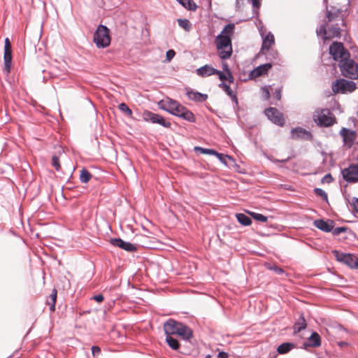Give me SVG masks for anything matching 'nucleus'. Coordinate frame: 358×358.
I'll use <instances>...</instances> for the list:
<instances>
[{
  "label": "nucleus",
  "instance_id": "obj_23",
  "mask_svg": "<svg viewBox=\"0 0 358 358\" xmlns=\"http://www.w3.org/2000/svg\"><path fill=\"white\" fill-rule=\"evenodd\" d=\"M296 348V344L293 343H283L280 344L278 348L277 352L280 355H285L289 352L291 350Z\"/></svg>",
  "mask_w": 358,
  "mask_h": 358
},
{
  "label": "nucleus",
  "instance_id": "obj_19",
  "mask_svg": "<svg viewBox=\"0 0 358 358\" xmlns=\"http://www.w3.org/2000/svg\"><path fill=\"white\" fill-rule=\"evenodd\" d=\"M307 327V323L303 313H301L299 317L297 319L294 324L293 330L294 334L299 333L301 331L305 329Z\"/></svg>",
  "mask_w": 358,
  "mask_h": 358
},
{
  "label": "nucleus",
  "instance_id": "obj_64",
  "mask_svg": "<svg viewBox=\"0 0 358 358\" xmlns=\"http://www.w3.org/2000/svg\"><path fill=\"white\" fill-rule=\"evenodd\" d=\"M318 358H322V357H318Z\"/></svg>",
  "mask_w": 358,
  "mask_h": 358
},
{
  "label": "nucleus",
  "instance_id": "obj_59",
  "mask_svg": "<svg viewBox=\"0 0 358 358\" xmlns=\"http://www.w3.org/2000/svg\"><path fill=\"white\" fill-rule=\"evenodd\" d=\"M353 208L355 211L358 213V198H357L353 203Z\"/></svg>",
  "mask_w": 358,
  "mask_h": 358
},
{
  "label": "nucleus",
  "instance_id": "obj_45",
  "mask_svg": "<svg viewBox=\"0 0 358 358\" xmlns=\"http://www.w3.org/2000/svg\"><path fill=\"white\" fill-rule=\"evenodd\" d=\"M176 55V52L173 50H169L166 53V58L167 62H170Z\"/></svg>",
  "mask_w": 358,
  "mask_h": 358
},
{
  "label": "nucleus",
  "instance_id": "obj_38",
  "mask_svg": "<svg viewBox=\"0 0 358 358\" xmlns=\"http://www.w3.org/2000/svg\"><path fill=\"white\" fill-rule=\"evenodd\" d=\"M118 108L125 115L131 117L132 115V110L129 108V106L125 103H121L118 105Z\"/></svg>",
  "mask_w": 358,
  "mask_h": 358
},
{
  "label": "nucleus",
  "instance_id": "obj_39",
  "mask_svg": "<svg viewBox=\"0 0 358 358\" xmlns=\"http://www.w3.org/2000/svg\"><path fill=\"white\" fill-rule=\"evenodd\" d=\"M317 36H322L324 39L327 38V31L325 24H321L318 29H316Z\"/></svg>",
  "mask_w": 358,
  "mask_h": 358
},
{
  "label": "nucleus",
  "instance_id": "obj_63",
  "mask_svg": "<svg viewBox=\"0 0 358 358\" xmlns=\"http://www.w3.org/2000/svg\"><path fill=\"white\" fill-rule=\"evenodd\" d=\"M324 1H325L326 3L327 2V0H324Z\"/></svg>",
  "mask_w": 358,
  "mask_h": 358
},
{
  "label": "nucleus",
  "instance_id": "obj_35",
  "mask_svg": "<svg viewBox=\"0 0 358 358\" xmlns=\"http://www.w3.org/2000/svg\"><path fill=\"white\" fill-rule=\"evenodd\" d=\"M250 215L257 221H259L262 222H266L268 221V217L258 213L251 212L250 213Z\"/></svg>",
  "mask_w": 358,
  "mask_h": 358
},
{
  "label": "nucleus",
  "instance_id": "obj_17",
  "mask_svg": "<svg viewBox=\"0 0 358 358\" xmlns=\"http://www.w3.org/2000/svg\"><path fill=\"white\" fill-rule=\"evenodd\" d=\"M291 136L293 139L308 138L311 136L310 133L302 127H296L291 131Z\"/></svg>",
  "mask_w": 358,
  "mask_h": 358
},
{
  "label": "nucleus",
  "instance_id": "obj_40",
  "mask_svg": "<svg viewBox=\"0 0 358 358\" xmlns=\"http://www.w3.org/2000/svg\"><path fill=\"white\" fill-rule=\"evenodd\" d=\"M218 86L222 90H224L229 96H231L234 93L231 89L230 86L224 82L220 83Z\"/></svg>",
  "mask_w": 358,
  "mask_h": 358
},
{
  "label": "nucleus",
  "instance_id": "obj_4",
  "mask_svg": "<svg viewBox=\"0 0 358 358\" xmlns=\"http://www.w3.org/2000/svg\"><path fill=\"white\" fill-rule=\"evenodd\" d=\"M93 41L98 48L108 47L111 41L110 29L106 25L99 24L94 33Z\"/></svg>",
  "mask_w": 358,
  "mask_h": 358
},
{
  "label": "nucleus",
  "instance_id": "obj_33",
  "mask_svg": "<svg viewBox=\"0 0 358 358\" xmlns=\"http://www.w3.org/2000/svg\"><path fill=\"white\" fill-rule=\"evenodd\" d=\"M178 24L180 27L184 29L187 31H189L192 28V24L187 19H178Z\"/></svg>",
  "mask_w": 358,
  "mask_h": 358
},
{
  "label": "nucleus",
  "instance_id": "obj_57",
  "mask_svg": "<svg viewBox=\"0 0 358 358\" xmlns=\"http://www.w3.org/2000/svg\"><path fill=\"white\" fill-rule=\"evenodd\" d=\"M229 158V159H231V157H229V155H224L223 154H222V156L220 157H217L223 164H227V162L225 160V158Z\"/></svg>",
  "mask_w": 358,
  "mask_h": 358
},
{
  "label": "nucleus",
  "instance_id": "obj_58",
  "mask_svg": "<svg viewBox=\"0 0 358 358\" xmlns=\"http://www.w3.org/2000/svg\"><path fill=\"white\" fill-rule=\"evenodd\" d=\"M275 96L277 100H280L281 98V90L276 89L275 92Z\"/></svg>",
  "mask_w": 358,
  "mask_h": 358
},
{
  "label": "nucleus",
  "instance_id": "obj_29",
  "mask_svg": "<svg viewBox=\"0 0 358 358\" xmlns=\"http://www.w3.org/2000/svg\"><path fill=\"white\" fill-rule=\"evenodd\" d=\"M158 114L154 113L150 110H144L142 114V117L143 120L145 122H150L152 124H155L156 122V118Z\"/></svg>",
  "mask_w": 358,
  "mask_h": 358
},
{
  "label": "nucleus",
  "instance_id": "obj_5",
  "mask_svg": "<svg viewBox=\"0 0 358 358\" xmlns=\"http://www.w3.org/2000/svg\"><path fill=\"white\" fill-rule=\"evenodd\" d=\"M338 66L343 76L350 78H358V64L353 60L348 59L341 61Z\"/></svg>",
  "mask_w": 358,
  "mask_h": 358
},
{
  "label": "nucleus",
  "instance_id": "obj_37",
  "mask_svg": "<svg viewBox=\"0 0 358 358\" xmlns=\"http://www.w3.org/2000/svg\"><path fill=\"white\" fill-rule=\"evenodd\" d=\"M340 14L341 11L338 9H337L336 11H333L332 10H327V17L328 18V21L331 22L334 20L338 17V15H340Z\"/></svg>",
  "mask_w": 358,
  "mask_h": 358
},
{
  "label": "nucleus",
  "instance_id": "obj_22",
  "mask_svg": "<svg viewBox=\"0 0 358 358\" xmlns=\"http://www.w3.org/2000/svg\"><path fill=\"white\" fill-rule=\"evenodd\" d=\"M274 44V36L272 34L268 33L264 38L262 45V50L270 51V48Z\"/></svg>",
  "mask_w": 358,
  "mask_h": 358
},
{
  "label": "nucleus",
  "instance_id": "obj_10",
  "mask_svg": "<svg viewBox=\"0 0 358 358\" xmlns=\"http://www.w3.org/2000/svg\"><path fill=\"white\" fill-rule=\"evenodd\" d=\"M265 115L273 123L280 127L285 124V118L283 114L280 113L277 108L269 107L264 110Z\"/></svg>",
  "mask_w": 358,
  "mask_h": 358
},
{
  "label": "nucleus",
  "instance_id": "obj_36",
  "mask_svg": "<svg viewBox=\"0 0 358 358\" xmlns=\"http://www.w3.org/2000/svg\"><path fill=\"white\" fill-rule=\"evenodd\" d=\"M185 106L181 105L179 102L177 103V105L174 107L173 110L171 113L173 115L177 116L180 117V114L184 111Z\"/></svg>",
  "mask_w": 358,
  "mask_h": 358
},
{
  "label": "nucleus",
  "instance_id": "obj_2",
  "mask_svg": "<svg viewBox=\"0 0 358 358\" xmlns=\"http://www.w3.org/2000/svg\"><path fill=\"white\" fill-rule=\"evenodd\" d=\"M164 330L165 334L177 335L187 342H190L194 336L193 330L189 326L172 318L164 322Z\"/></svg>",
  "mask_w": 358,
  "mask_h": 358
},
{
  "label": "nucleus",
  "instance_id": "obj_30",
  "mask_svg": "<svg viewBox=\"0 0 358 358\" xmlns=\"http://www.w3.org/2000/svg\"><path fill=\"white\" fill-rule=\"evenodd\" d=\"M340 35L341 29L337 24L332 25V27L327 31V38L339 37Z\"/></svg>",
  "mask_w": 358,
  "mask_h": 358
},
{
  "label": "nucleus",
  "instance_id": "obj_55",
  "mask_svg": "<svg viewBox=\"0 0 358 358\" xmlns=\"http://www.w3.org/2000/svg\"><path fill=\"white\" fill-rule=\"evenodd\" d=\"M222 69L223 71L225 72V73H227V72H229L231 71L229 68V65L227 64V63L226 62H222Z\"/></svg>",
  "mask_w": 358,
  "mask_h": 358
},
{
  "label": "nucleus",
  "instance_id": "obj_31",
  "mask_svg": "<svg viewBox=\"0 0 358 358\" xmlns=\"http://www.w3.org/2000/svg\"><path fill=\"white\" fill-rule=\"evenodd\" d=\"M92 177V175L90 173V171L87 169L83 168L80 171V180L81 181V182H83V183L88 182L91 180Z\"/></svg>",
  "mask_w": 358,
  "mask_h": 358
},
{
  "label": "nucleus",
  "instance_id": "obj_49",
  "mask_svg": "<svg viewBox=\"0 0 358 358\" xmlns=\"http://www.w3.org/2000/svg\"><path fill=\"white\" fill-rule=\"evenodd\" d=\"M252 2L254 8V12H257L255 9H259L261 5L262 0H250Z\"/></svg>",
  "mask_w": 358,
  "mask_h": 358
},
{
  "label": "nucleus",
  "instance_id": "obj_15",
  "mask_svg": "<svg viewBox=\"0 0 358 358\" xmlns=\"http://www.w3.org/2000/svg\"><path fill=\"white\" fill-rule=\"evenodd\" d=\"M186 95L189 100L199 103L204 102L208 99L206 94H203L191 89L186 90Z\"/></svg>",
  "mask_w": 358,
  "mask_h": 358
},
{
  "label": "nucleus",
  "instance_id": "obj_32",
  "mask_svg": "<svg viewBox=\"0 0 358 358\" xmlns=\"http://www.w3.org/2000/svg\"><path fill=\"white\" fill-rule=\"evenodd\" d=\"M180 4H181L185 8H188L190 10H194L196 8V6L193 0H176Z\"/></svg>",
  "mask_w": 358,
  "mask_h": 358
},
{
  "label": "nucleus",
  "instance_id": "obj_27",
  "mask_svg": "<svg viewBox=\"0 0 358 358\" xmlns=\"http://www.w3.org/2000/svg\"><path fill=\"white\" fill-rule=\"evenodd\" d=\"M194 151L196 152H199L201 154L215 155L217 157H220L222 156L221 153L217 152L216 150L213 149L203 148L199 146L194 147Z\"/></svg>",
  "mask_w": 358,
  "mask_h": 358
},
{
  "label": "nucleus",
  "instance_id": "obj_12",
  "mask_svg": "<svg viewBox=\"0 0 358 358\" xmlns=\"http://www.w3.org/2000/svg\"><path fill=\"white\" fill-rule=\"evenodd\" d=\"M340 134L343 137L345 145L350 148L353 145L355 140V132L349 129L343 128L340 131Z\"/></svg>",
  "mask_w": 358,
  "mask_h": 358
},
{
  "label": "nucleus",
  "instance_id": "obj_24",
  "mask_svg": "<svg viewBox=\"0 0 358 358\" xmlns=\"http://www.w3.org/2000/svg\"><path fill=\"white\" fill-rule=\"evenodd\" d=\"M166 335V342L167 345L174 350H178L180 349V345L179 341L173 337V334H165Z\"/></svg>",
  "mask_w": 358,
  "mask_h": 358
},
{
  "label": "nucleus",
  "instance_id": "obj_14",
  "mask_svg": "<svg viewBox=\"0 0 358 358\" xmlns=\"http://www.w3.org/2000/svg\"><path fill=\"white\" fill-rule=\"evenodd\" d=\"M334 221L331 220H328L327 221L319 219L314 221L313 224L317 229L324 231V232H330L333 229L334 227Z\"/></svg>",
  "mask_w": 358,
  "mask_h": 358
},
{
  "label": "nucleus",
  "instance_id": "obj_9",
  "mask_svg": "<svg viewBox=\"0 0 358 358\" xmlns=\"http://www.w3.org/2000/svg\"><path fill=\"white\" fill-rule=\"evenodd\" d=\"M343 179L348 183L358 182V164H351L341 170Z\"/></svg>",
  "mask_w": 358,
  "mask_h": 358
},
{
  "label": "nucleus",
  "instance_id": "obj_60",
  "mask_svg": "<svg viewBox=\"0 0 358 358\" xmlns=\"http://www.w3.org/2000/svg\"><path fill=\"white\" fill-rule=\"evenodd\" d=\"M218 358H227L228 357V354L224 352H221L218 353Z\"/></svg>",
  "mask_w": 358,
  "mask_h": 358
},
{
  "label": "nucleus",
  "instance_id": "obj_6",
  "mask_svg": "<svg viewBox=\"0 0 358 358\" xmlns=\"http://www.w3.org/2000/svg\"><path fill=\"white\" fill-rule=\"evenodd\" d=\"M329 54L332 56L334 60L338 62V64H341V61H344L350 57L349 52L341 42H334L329 46Z\"/></svg>",
  "mask_w": 358,
  "mask_h": 358
},
{
  "label": "nucleus",
  "instance_id": "obj_50",
  "mask_svg": "<svg viewBox=\"0 0 358 358\" xmlns=\"http://www.w3.org/2000/svg\"><path fill=\"white\" fill-rule=\"evenodd\" d=\"M262 96L264 99H268L270 96V92L266 87L262 88Z\"/></svg>",
  "mask_w": 358,
  "mask_h": 358
},
{
  "label": "nucleus",
  "instance_id": "obj_47",
  "mask_svg": "<svg viewBox=\"0 0 358 358\" xmlns=\"http://www.w3.org/2000/svg\"><path fill=\"white\" fill-rule=\"evenodd\" d=\"M101 353V348L99 346L94 345L92 347V354L95 357L100 355Z\"/></svg>",
  "mask_w": 358,
  "mask_h": 358
},
{
  "label": "nucleus",
  "instance_id": "obj_25",
  "mask_svg": "<svg viewBox=\"0 0 358 358\" xmlns=\"http://www.w3.org/2000/svg\"><path fill=\"white\" fill-rule=\"evenodd\" d=\"M57 291L55 289H53L52 290L51 294L48 297L46 300L47 305L49 306V308L50 311H55V303L57 300Z\"/></svg>",
  "mask_w": 358,
  "mask_h": 358
},
{
  "label": "nucleus",
  "instance_id": "obj_8",
  "mask_svg": "<svg viewBox=\"0 0 358 358\" xmlns=\"http://www.w3.org/2000/svg\"><path fill=\"white\" fill-rule=\"evenodd\" d=\"M333 253L336 259L345 264L352 268H358V259L356 256L350 253H343L338 250H334Z\"/></svg>",
  "mask_w": 358,
  "mask_h": 358
},
{
  "label": "nucleus",
  "instance_id": "obj_13",
  "mask_svg": "<svg viewBox=\"0 0 358 358\" xmlns=\"http://www.w3.org/2000/svg\"><path fill=\"white\" fill-rule=\"evenodd\" d=\"M272 67L271 63H266L264 64L259 65L257 68L254 69L250 73V78L251 79L257 78L261 76L266 74L268 70Z\"/></svg>",
  "mask_w": 358,
  "mask_h": 358
},
{
  "label": "nucleus",
  "instance_id": "obj_56",
  "mask_svg": "<svg viewBox=\"0 0 358 358\" xmlns=\"http://www.w3.org/2000/svg\"><path fill=\"white\" fill-rule=\"evenodd\" d=\"M272 269L274 270L278 274H282L284 273L283 269L277 266H275L274 267H273Z\"/></svg>",
  "mask_w": 358,
  "mask_h": 358
},
{
  "label": "nucleus",
  "instance_id": "obj_7",
  "mask_svg": "<svg viewBox=\"0 0 358 358\" xmlns=\"http://www.w3.org/2000/svg\"><path fill=\"white\" fill-rule=\"evenodd\" d=\"M331 89L336 94H345L346 92H353L356 89V84L353 81L341 78L333 83Z\"/></svg>",
  "mask_w": 358,
  "mask_h": 358
},
{
  "label": "nucleus",
  "instance_id": "obj_51",
  "mask_svg": "<svg viewBox=\"0 0 358 358\" xmlns=\"http://www.w3.org/2000/svg\"><path fill=\"white\" fill-rule=\"evenodd\" d=\"M4 43V50H12L11 43L8 38H5Z\"/></svg>",
  "mask_w": 358,
  "mask_h": 358
},
{
  "label": "nucleus",
  "instance_id": "obj_11",
  "mask_svg": "<svg viewBox=\"0 0 358 358\" xmlns=\"http://www.w3.org/2000/svg\"><path fill=\"white\" fill-rule=\"evenodd\" d=\"M110 243L113 246L120 248L127 252H135L137 250V248L136 247L135 245L129 242L124 241L120 238H111L110 240Z\"/></svg>",
  "mask_w": 358,
  "mask_h": 358
},
{
  "label": "nucleus",
  "instance_id": "obj_34",
  "mask_svg": "<svg viewBox=\"0 0 358 358\" xmlns=\"http://www.w3.org/2000/svg\"><path fill=\"white\" fill-rule=\"evenodd\" d=\"M155 124H159L165 128H170L171 126L170 122L166 120L162 115L159 114L157 116L156 122Z\"/></svg>",
  "mask_w": 358,
  "mask_h": 358
},
{
  "label": "nucleus",
  "instance_id": "obj_20",
  "mask_svg": "<svg viewBox=\"0 0 358 358\" xmlns=\"http://www.w3.org/2000/svg\"><path fill=\"white\" fill-rule=\"evenodd\" d=\"M4 67L3 71L7 74L10 73L12 64V50H4L3 53Z\"/></svg>",
  "mask_w": 358,
  "mask_h": 358
},
{
  "label": "nucleus",
  "instance_id": "obj_52",
  "mask_svg": "<svg viewBox=\"0 0 358 358\" xmlns=\"http://www.w3.org/2000/svg\"><path fill=\"white\" fill-rule=\"evenodd\" d=\"M103 296L102 294H96L92 297V299H94V301L97 302H101L103 301Z\"/></svg>",
  "mask_w": 358,
  "mask_h": 358
},
{
  "label": "nucleus",
  "instance_id": "obj_53",
  "mask_svg": "<svg viewBox=\"0 0 358 358\" xmlns=\"http://www.w3.org/2000/svg\"><path fill=\"white\" fill-rule=\"evenodd\" d=\"M226 75H227L226 80L229 81V83H234V76H233L231 72V71L227 72V73H226Z\"/></svg>",
  "mask_w": 358,
  "mask_h": 358
},
{
  "label": "nucleus",
  "instance_id": "obj_16",
  "mask_svg": "<svg viewBox=\"0 0 358 358\" xmlns=\"http://www.w3.org/2000/svg\"><path fill=\"white\" fill-rule=\"evenodd\" d=\"M178 103L174 99L167 98L165 101H160L159 108L171 114Z\"/></svg>",
  "mask_w": 358,
  "mask_h": 358
},
{
  "label": "nucleus",
  "instance_id": "obj_26",
  "mask_svg": "<svg viewBox=\"0 0 358 358\" xmlns=\"http://www.w3.org/2000/svg\"><path fill=\"white\" fill-rule=\"evenodd\" d=\"M180 118H182L192 123L196 122V118L194 113L187 108H185L184 111L180 114Z\"/></svg>",
  "mask_w": 358,
  "mask_h": 358
},
{
  "label": "nucleus",
  "instance_id": "obj_42",
  "mask_svg": "<svg viewBox=\"0 0 358 358\" xmlns=\"http://www.w3.org/2000/svg\"><path fill=\"white\" fill-rule=\"evenodd\" d=\"M313 191L316 195L321 196L324 201H328L327 194L322 189L317 187Z\"/></svg>",
  "mask_w": 358,
  "mask_h": 358
},
{
  "label": "nucleus",
  "instance_id": "obj_18",
  "mask_svg": "<svg viewBox=\"0 0 358 358\" xmlns=\"http://www.w3.org/2000/svg\"><path fill=\"white\" fill-rule=\"evenodd\" d=\"M215 73H216L215 69L208 64H206L196 69V74L202 78L215 75Z\"/></svg>",
  "mask_w": 358,
  "mask_h": 358
},
{
  "label": "nucleus",
  "instance_id": "obj_3",
  "mask_svg": "<svg viewBox=\"0 0 358 358\" xmlns=\"http://www.w3.org/2000/svg\"><path fill=\"white\" fill-rule=\"evenodd\" d=\"M313 120L320 127H329L336 123V117L328 108H316L313 115Z\"/></svg>",
  "mask_w": 358,
  "mask_h": 358
},
{
  "label": "nucleus",
  "instance_id": "obj_41",
  "mask_svg": "<svg viewBox=\"0 0 358 358\" xmlns=\"http://www.w3.org/2000/svg\"><path fill=\"white\" fill-rule=\"evenodd\" d=\"M51 164L57 171H59L61 169L60 160L59 157L57 155H53L52 157Z\"/></svg>",
  "mask_w": 358,
  "mask_h": 358
},
{
  "label": "nucleus",
  "instance_id": "obj_21",
  "mask_svg": "<svg viewBox=\"0 0 358 358\" xmlns=\"http://www.w3.org/2000/svg\"><path fill=\"white\" fill-rule=\"evenodd\" d=\"M306 346L317 348L321 345V338L317 332H313L308 338V343H304Z\"/></svg>",
  "mask_w": 358,
  "mask_h": 358
},
{
  "label": "nucleus",
  "instance_id": "obj_1",
  "mask_svg": "<svg viewBox=\"0 0 358 358\" xmlns=\"http://www.w3.org/2000/svg\"><path fill=\"white\" fill-rule=\"evenodd\" d=\"M234 24H227L215 39L218 55L222 60L228 59L232 55L231 36L234 34Z\"/></svg>",
  "mask_w": 358,
  "mask_h": 358
},
{
  "label": "nucleus",
  "instance_id": "obj_43",
  "mask_svg": "<svg viewBox=\"0 0 358 358\" xmlns=\"http://www.w3.org/2000/svg\"><path fill=\"white\" fill-rule=\"evenodd\" d=\"M347 229H348L344 227H336V228L333 227V229L331 230V231H332V234L334 236H338L341 233L345 232L347 231Z\"/></svg>",
  "mask_w": 358,
  "mask_h": 358
},
{
  "label": "nucleus",
  "instance_id": "obj_61",
  "mask_svg": "<svg viewBox=\"0 0 358 358\" xmlns=\"http://www.w3.org/2000/svg\"><path fill=\"white\" fill-rule=\"evenodd\" d=\"M271 52H272L273 57L275 58V56L278 55V53L276 52L273 51V50H271Z\"/></svg>",
  "mask_w": 358,
  "mask_h": 358
},
{
  "label": "nucleus",
  "instance_id": "obj_48",
  "mask_svg": "<svg viewBox=\"0 0 358 358\" xmlns=\"http://www.w3.org/2000/svg\"><path fill=\"white\" fill-rule=\"evenodd\" d=\"M215 71H216V73H215V75H217L219 78H220V80H227V75H226V73H224L222 71H219V70H217L216 69H215Z\"/></svg>",
  "mask_w": 358,
  "mask_h": 358
},
{
  "label": "nucleus",
  "instance_id": "obj_44",
  "mask_svg": "<svg viewBox=\"0 0 358 358\" xmlns=\"http://www.w3.org/2000/svg\"><path fill=\"white\" fill-rule=\"evenodd\" d=\"M268 159L272 162L273 163H278V162H281V163H285L287 162H288L289 159H290V157H288L286 159H275V157H273V156H270V157H268Z\"/></svg>",
  "mask_w": 358,
  "mask_h": 358
},
{
  "label": "nucleus",
  "instance_id": "obj_62",
  "mask_svg": "<svg viewBox=\"0 0 358 358\" xmlns=\"http://www.w3.org/2000/svg\"><path fill=\"white\" fill-rule=\"evenodd\" d=\"M346 344H347V343H346L345 342H343H343L339 343V345H340V346H343V345H346Z\"/></svg>",
  "mask_w": 358,
  "mask_h": 358
},
{
  "label": "nucleus",
  "instance_id": "obj_54",
  "mask_svg": "<svg viewBox=\"0 0 358 358\" xmlns=\"http://www.w3.org/2000/svg\"><path fill=\"white\" fill-rule=\"evenodd\" d=\"M231 101L236 104V106H238V100L237 96L235 93H234L231 96H230Z\"/></svg>",
  "mask_w": 358,
  "mask_h": 358
},
{
  "label": "nucleus",
  "instance_id": "obj_28",
  "mask_svg": "<svg viewBox=\"0 0 358 358\" xmlns=\"http://www.w3.org/2000/svg\"><path fill=\"white\" fill-rule=\"evenodd\" d=\"M236 217L238 222L243 226H250L252 224V220L244 213H236Z\"/></svg>",
  "mask_w": 358,
  "mask_h": 358
},
{
  "label": "nucleus",
  "instance_id": "obj_46",
  "mask_svg": "<svg viewBox=\"0 0 358 358\" xmlns=\"http://www.w3.org/2000/svg\"><path fill=\"white\" fill-rule=\"evenodd\" d=\"M334 178L331 173L326 174L322 179V182L331 183Z\"/></svg>",
  "mask_w": 358,
  "mask_h": 358
}]
</instances>
